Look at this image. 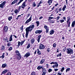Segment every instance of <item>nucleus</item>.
Listing matches in <instances>:
<instances>
[{
	"label": "nucleus",
	"mask_w": 75,
	"mask_h": 75,
	"mask_svg": "<svg viewBox=\"0 0 75 75\" xmlns=\"http://www.w3.org/2000/svg\"><path fill=\"white\" fill-rule=\"evenodd\" d=\"M34 24H32L31 25H30L29 27L26 28L25 29V31H26V34L25 37L27 38L28 35V32L30 31H31L33 28H34Z\"/></svg>",
	"instance_id": "f257e3e1"
},
{
	"label": "nucleus",
	"mask_w": 75,
	"mask_h": 75,
	"mask_svg": "<svg viewBox=\"0 0 75 75\" xmlns=\"http://www.w3.org/2000/svg\"><path fill=\"white\" fill-rule=\"evenodd\" d=\"M67 53L68 54H73V50L69 48H68L67 49Z\"/></svg>",
	"instance_id": "f03ea898"
},
{
	"label": "nucleus",
	"mask_w": 75,
	"mask_h": 75,
	"mask_svg": "<svg viewBox=\"0 0 75 75\" xmlns=\"http://www.w3.org/2000/svg\"><path fill=\"white\" fill-rule=\"evenodd\" d=\"M45 46L41 43H40L39 46V49L40 50H43V49H45Z\"/></svg>",
	"instance_id": "7ed1b4c3"
},
{
	"label": "nucleus",
	"mask_w": 75,
	"mask_h": 75,
	"mask_svg": "<svg viewBox=\"0 0 75 75\" xmlns=\"http://www.w3.org/2000/svg\"><path fill=\"white\" fill-rule=\"evenodd\" d=\"M24 42V41H21V42L18 41V45H17V47H19L20 45H22L23 44Z\"/></svg>",
	"instance_id": "20e7f679"
},
{
	"label": "nucleus",
	"mask_w": 75,
	"mask_h": 75,
	"mask_svg": "<svg viewBox=\"0 0 75 75\" xmlns=\"http://www.w3.org/2000/svg\"><path fill=\"white\" fill-rule=\"evenodd\" d=\"M44 28L46 30V33H48L49 31V28L48 26L46 25L44 26Z\"/></svg>",
	"instance_id": "39448f33"
},
{
	"label": "nucleus",
	"mask_w": 75,
	"mask_h": 75,
	"mask_svg": "<svg viewBox=\"0 0 75 75\" xmlns=\"http://www.w3.org/2000/svg\"><path fill=\"white\" fill-rule=\"evenodd\" d=\"M5 3H6V1H4L1 4H0V7L1 8H4L3 6L5 5Z\"/></svg>",
	"instance_id": "423d86ee"
},
{
	"label": "nucleus",
	"mask_w": 75,
	"mask_h": 75,
	"mask_svg": "<svg viewBox=\"0 0 75 75\" xmlns=\"http://www.w3.org/2000/svg\"><path fill=\"white\" fill-rule=\"evenodd\" d=\"M3 30L4 32L7 33L8 31V27L7 26L4 27L3 28Z\"/></svg>",
	"instance_id": "0eeeda50"
},
{
	"label": "nucleus",
	"mask_w": 75,
	"mask_h": 75,
	"mask_svg": "<svg viewBox=\"0 0 75 75\" xmlns=\"http://www.w3.org/2000/svg\"><path fill=\"white\" fill-rule=\"evenodd\" d=\"M35 34H41L42 33V30H36L35 32Z\"/></svg>",
	"instance_id": "6e6552de"
},
{
	"label": "nucleus",
	"mask_w": 75,
	"mask_h": 75,
	"mask_svg": "<svg viewBox=\"0 0 75 75\" xmlns=\"http://www.w3.org/2000/svg\"><path fill=\"white\" fill-rule=\"evenodd\" d=\"M46 72H47V70H46L45 69H43V70H42L43 73L42 75H45Z\"/></svg>",
	"instance_id": "1a4fd4ad"
},
{
	"label": "nucleus",
	"mask_w": 75,
	"mask_h": 75,
	"mask_svg": "<svg viewBox=\"0 0 75 75\" xmlns=\"http://www.w3.org/2000/svg\"><path fill=\"white\" fill-rule=\"evenodd\" d=\"M31 18H32V16H31L30 18L26 21L25 24H27V23H28L29 22H30L31 20Z\"/></svg>",
	"instance_id": "9d476101"
},
{
	"label": "nucleus",
	"mask_w": 75,
	"mask_h": 75,
	"mask_svg": "<svg viewBox=\"0 0 75 75\" xmlns=\"http://www.w3.org/2000/svg\"><path fill=\"white\" fill-rule=\"evenodd\" d=\"M58 67V62H57V63L55 64V65L52 66V67L53 68H57Z\"/></svg>",
	"instance_id": "9b49d317"
},
{
	"label": "nucleus",
	"mask_w": 75,
	"mask_h": 75,
	"mask_svg": "<svg viewBox=\"0 0 75 75\" xmlns=\"http://www.w3.org/2000/svg\"><path fill=\"white\" fill-rule=\"evenodd\" d=\"M30 55V53L29 52H28L26 53V54L24 56V57H26V58H27V57H28Z\"/></svg>",
	"instance_id": "f8f14e48"
},
{
	"label": "nucleus",
	"mask_w": 75,
	"mask_h": 75,
	"mask_svg": "<svg viewBox=\"0 0 75 75\" xmlns=\"http://www.w3.org/2000/svg\"><path fill=\"white\" fill-rule=\"evenodd\" d=\"M69 21L67 20V23L68 25L67 27H70V24H71V22L70 21Z\"/></svg>",
	"instance_id": "ddd939ff"
},
{
	"label": "nucleus",
	"mask_w": 75,
	"mask_h": 75,
	"mask_svg": "<svg viewBox=\"0 0 75 75\" xmlns=\"http://www.w3.org/2000/svg\"><path fill=\"white\" fill-rule=\"evenodd\" d=\"M41 37V35H39L38 37V39H37V41L38 42H40V38Z\"/></svg>",
	"instance_id": "4468645a"
},
{
	"label": "nucleus",
	"mask_w": 75,
	"mask_h": 75,
	"mask_svg": "<svg viewBox=\"0 0 75 75\" xmlns=\"http://www.w3.org/2000/svg\"><path fill=\"white\" fill-rule=\"evenodd\" d=\"M54 32H55V31L53 30H50L49 32L50 35H52L54 34Z\"/></svg>",
	"instance_id": "2eb2a0df"
},
{
	"label": "nucleus",
	"mask_w": 75,
	"mask_h": 75,
	"mask_svg": "<svg viewBox=\"0 0 75 75\" xmlns=\"http://www.w3.org/2000/svg\"><path fill=\"white\" fill-rule=\"evenodd\" d=\"M41 69H42V70H43V69H45V68H43V67L42 66H38L37 67V69L38 70H40Z\"/></svg>",
	"instance_id": "dca6fc26"
},
{
	"label": "nucleus",
	"mask_w": 75,
	"mask_h": 75,
	"mask_svg": "<svg viewBox=\"0 0 75 75\" xmlns=\"http://www.w3.org/2000/svg\"><path fill=\"white\" fill-rule=\"evenodd\" d=\"M25 6V1H24L22 5V8H24V7Z\"/></svg>",
	"instance_id": "f3484780"
},
{
	"label": "nucleus",
	"mask_w": 75,
	"mask_h": 75,
	"mask_svg": "<svg viewBox=\"0 0 75 75\" xmlns=\"http://www.w3.org/2000/svg\"><path fill=\"white\" fill-rule=\"evenodd\" d=\"M8 71V70L7 69L4 70L2 73V74H6V72H7Z\"/></svg>",
	"instance_id": "a211bd4d"
},
{
	"label": "nucleus",
	"mask_w": 75,
	"mask_h": 75,
	"mask_svg": "<svg viewBox=\"0 0 75 75\" xmlns=\"http://www.w3.org/2000/svg\"><path fill=\"white\" fill-rule=\"evenodd\" d=\"M66 8H67V6H66V5H64L62 8V10L63 11H64L65 10Z\"/></svg>",
	"instance_id": "6ab92c4d"
},
{
	"label": "nucleus",
	"mask_w": 75,
	"mask_h": 75,
	"mask_svg": "<svg viewBox=\"0 0 75 75\" xmlns=\"http://www.w3.org/2000/svg\"><path fill=\"white\" fill-rule=\"evenodd\" d=\"M17 1H18V0H15L11 3V5L14 4V3H15L17 2Z\"/></svg>",
	"instance_id": "aec40b11"
},
{
	"label": "nucleus",
	"mask_w": 75,
	"mask_h": 75,
	"mask_svg": "<svg viewBox=\"0 0 75 75\" xmlns=\"http://www.w3.org/2000/svg\"><path fill=\"white\" fill-rule=\"evenodd\" d=\"M45 62V59H42L40 62V64H42Z\"/></svg>",
	"instance_id": "412c9836"
},
{
	"label": "nucleus",
	"mask_w": 75,
	"mask_h": 75,
	"mask_svg": "<svg viewBox=\"0 0 75 75\" xmlns=\"http://www.w3.org/2000/svg\"><path fill=\"white\" fill-rule=\"evenodd\" d=\"M35 42V40L34 39H32L31 40V42L32 44L34 43Z\"/></svg>",
	"instance_id": "4be33fe9"
},
{
	"label": "nucleus",
	"mask_w": 75,
	"mask_h": 75,
	"mask_svg": "<svg viewBox=\"0 0 75 75\" xmlns=\"http://www.w3.org/2000/svg\"><path fill=\"white\" fill-rule=\"evenodd\" d=\"M13 36V35H12L9 38V41H13V38H12V37Z\"/></svg>",
	"instance_id": "5701e85b"
},
{
	"label": "nucleus",
	"mask_w": 75,
	"mask_h": 75,
	"mask_svg": "<svg viewBox=\"0 0 75 75\" xmlns=\"http://www.w3.org/2000/svg\"><path fill=\"white\" fill-rule=\"evenodd\" d=\"M49 21L50 23H54V21H52L51 20H49Z\"/></svg>",
	"instance_id": "b1692460"
},
{
	"label": "nucleus",
	"mask_w": 75,
	"mask_h": 75,
	"mask_svg": "<svg viewBox=\"0 0 75 75\" xmlns=\"http://www.w3.org/2000/svg\"><path fill=\"white\" fill-rule=\"evenodd\" d=\"M16 52L17 55H20V53H19V51H18V50L16 51Z\"/></svg>",
	"instance_id": "393cba45"
},
{
	"label": "nucleus",
	"mask_w": 75,
	"mask_h": 75,
	"mask_svg": "<svg viewBox=\"0 0 75 75\" xmlns=\"http://www.w3.org/2000/svg\"><path fill=\"white\" fill-rule=\"evenodd\" d=\"M6 67V64L5 63L4 64H3L2 65V68H5Z\"/></svg>",
	"instance_id": "a878e982"
},
{
	"label": "nucleus",
	"mask_w": 75,
	"mask_h": 75,
	"mask_svg": "<svg viewBox=\"0 0 75 75\" xmlns=\"http://www.w3.org/2000/svg\"><path fill=\"white\" fill-rule=\"evenodd\" d=\"M48 4H49V5H51V3H52V1L50 0H49L48 1Z\"/></svg>",
	"instance_id": "bb28decb"
},
{
	"label": "nucleus",
	"mask_w": 75,
	"mask_h": 75,
	"mask_svg": "<svg viewBox=\"0 0 75 75\" xmlns=\"http://www.w3.org/2000/svg\"><path fill=\"white\" fill-rule=\"evenodd\" d=\"M57 62H51V63H50V64H51V65L52 64H57Z\"/></svg>",
	"instance_id": "cd10ccee"
},
{
	"label": "nucleus",
	"mask_w": 75,
	"mask_h": 75,
	"mask_svg": "<svg viewBox=\"0 0 75 75\" xmlns=\"http://www.w3.org/2000/svg\"><path fill=\"white\" fill-rule=\"evenodd\" d=\"M17 59L18 60H19L21 59V55H18V56L17 57Z\"/></svg>",
	"instance_id": "c85d7f7f"
},
{
	"label": "nucleus",
	"mask_w": 75,
	"mask_h": 75,
	"mask_svg": "<svg viewBox=\"0 0 75 75\" xmlns=\"http://www.w3.org/2000/svg\"><path fill=\"white\" fill-rule=\"evenodd\" d=\"M24 0H20L19 2L17 3V5H18L20 4Z\"/></svg>",
	"instance_id": "c756f323"
},
{
	"label": "nucleus",
	"mask_w": 75,
	"mask_h": 75,
	"mask_svg": "<svg viewBox=\"0 0 75 75\" xmlns=\"http://www.w3.org/2000/svg\"><path fill=\"white\" fill-rule=\"evenodd\" d=\"M36 23L37 24V27H38V25H39V24H40V23H39V21H37L36 22Z\"/></svg>",
	"instance_id": "7c9ffc66"
},
{
	"label": "nucleus",
	"mask_w": 75,
	"mask_h": 75,
	"mask_svg": "<svg viewBox=\"0 0 75 75\" xmlns=\"http://www.w3.org/2000/svg\"><path fill=\"white\" fill-rule=\"evenodd\" d=\"M61 56H62L61 53H59L57 55V57H61Z\"/></svg>",
	"instance_id": "2f4dec72"
},
{
	"label": "nucleus",
	"mask_w": 75,
	"mask_h": 75,
	"mask_svg": "<svg viewBox=\"0 0 75 75\" xmlns=\"http://www.w3.org/2000/svg\"><path fill=\"white\" fill-rule=\"evenodd\" d=\"M59 21L60 22V23H63L64 21V19H62L61 20H59Z\"/></svg>",
	"instance_id": "473e14b6"
},
{
	"label": "nucleus",
	"mask_w": 75,
	"mask_h": 75,
	"mask_svg": "<svg viewBox=\"0 0 75 75\" xmlns=\"http://www.w3.org/2000/svg\"><path fill=\"white\" fill-rule=\"evenodd\" d=\"M55 13H58V12H59L58 11V8H56V10H55Z\"/></svg>",
	"instance_id": "72a5a7b5"
},
{
	"label": "nucleus",
	"mask_w": 75,
	"mask_h": 75,
	"mask_svg": "<svg viewBox=\"0 0 75 75\" xmlns=\"http://www.w3.org/2000/svg\"><path fill=\"white\" fill-rule=\"evenodd\" d=\"M14 12L16 14H17V13H18V11L17 10V9H15L14 11Z\"/></svg>",
	"instance_id": "f704fd0d"
},
{
	"label": "nucleus",
	"mask_w": 75,
	"mask_h": 75,
	"mask_svg": "<svg viewBox=\"0 0 75 75\" xmlns=\"http://www.w3.org/2000/svg\"><path fill=\"white\" fill-rule=\"evenodd\" d=\"M11 19H12V16H10L8 18V20L9 21H10Z\"/></svg>",
	"instance_id": "c9c22d12"
},
{
	"label": "nucleus",
	"mask_w": 75,
	"mask_h": 75,
	"mask_svg": "<svg viewBox=\"0 0 75 75\" xmlns=\"http://www.w3.org/2000/svg\"><path fill=\"white\" fill-rule=\"evenodd\" d=\"M35 75V72H32L31 74V75Z\"/></svg>",
	"instance_id": "e433bc0d"
},
{
	"label": "nucleus",
	"mask_w": 75,
	"mask_h": 75,
	"mask_svg": "<svg viewBox=\"0 0 75 75\" xmlns=\"http://www.w3.org/2000/svg\"><path fill=\"white\" fill-rule=\"evenodd\" d=\"M33 7H35L36 6V4H35V2H33Z\"/></svg>",
	"instance_id": "4c0bfd02"
},
{
	"label": "nucleus",
	"mask_w": 75,
	"mask_h": 75,
	"mask_svg": "<svg viewBox=\"0 0 75 75\" xmlns=\"http://www.w3.org/2000/svg\"><path fill=\"white\" fill-rule=\"evenodd\" d=\"M70 71V68H68L66 70V72H67L68 71Z\"/></svg>",
	"instance_id": "58836bf2"
},
{
	"label": "nucleus",
	"mask_w": 75,
	"mask_h": 75,
	"mask_svg": "<svg viewBox=\"0 0 75 75\" xmlns=\"http://www.w3.org/2000/svg\"><path fill=\"white\" fill-rule=\"evenodd\" d=\"M52 70L51 69H48V72H52Z\"/></svg>",
	"instance_id": "ea45409f"
},
{
	"label": "nucleus",
	"mask_w": 75,
	"mask_h": 75,
	"mask_svg": "<svg viewBox=\"0 0 75 75\" xmlns=\"http://www.w3.org/2000/svg\"><path fill=\"white\" fill-rule=\"evenodd\" d=\"M64 69H65V68H64V67H63L62 68L61 70V72H63V71H64Z\"/></svg>",
	"instance_id": "a19ab883"
},
{
	"label": "nucleus",
	"mask_w": 75,
	"mask_h": 75,
	"mask_svg": "<svg viewBox=\"0 0 75 75\" xmlns=\"http://www.w3.org/2000/svg\"><path fill=\"white\" fill-rule=\"evenodd\" d=\"M67 20L69 21L70 20L71 18H70V16H68L67 17Z\"/></svg>",
	"instance_id": "79ce46f5"
},
{
	"label": "nucleus",
	"mask_w": 75,
	"mask_h": 75,
	"mask_svg": "<svg viewBox=\"0 0 75 75\" xmlns=\"http://www.w3.org/2000/svg\"><path fill=\"white\" fill-rule=\"evenodd\" d=\"M57 75H62V73L61 72H59L57 73Z\"/></svg>",
	"instance_id": "37998d69"
},
{
	"label": "nucleus",
	"mask_w": 75,
	"mask_h": 75,
	"mask_svg": "<svg viewBox=\"0 0 75 75\" xmlns=\"http://www.w3.org/2000/svg\"><path fill=\"white\" fill-rule=\"evenodd\" d=\"M53 47L54 48H55L56 47V43H54L53 44Z\"/></svg>",
	"instance_id": "c03bdc74"
},
{
	"label": "nucleus",
	"mask_w": 75,
	"mask_h": 75,
	"mask_svg": "<svg viewBox=\"0 0 75 75\" xmlns=\"http://www.w3.org/2000/svg\"><path fill=\"white\" fill-rule=\"evenodd\" d=\"M12 49H13L12 47H10V48L8 49V51H11V50H12Z\"/></svg>",
	"instance_id": "a18cd8bd"
},
{
	"label": "nucleus",
	"mask_w": 75,
	"mask_h": 75,
	"mask_svg": "<svg viewBox=\"0 0 75 75\" xmlns=\"http://www.w3.org/2000/svg\"><path fill=\"white\" fill-rule=\"evenodd\" d=\"M38 55H40L41 54V52L39 51V50L38 51Z\"/></svg>",
	"instance_id": "49530a36"
},
{
	"label": "nucleus",
	"mask_w": 75,
	"mask_h": 75,
	"mask_svg": "<svg viewBox=\"0 0 75 75\" xmlns=\"http://www.w3.org/2000/svg\"><path fill=\"white\" fill-rule=\"evenodd\" d=\"M47 51L48 52H49L50 51V49L48 48H47Z\"/></svg>",
	"instance_id": "de8ad7c7"
},
{
	"label": "nucleus",
	"mask_w": 75,
	"mask_h": 75,
	"mask_svg": "<svg viewBox=\"0 0 75 75\" xmlns=\"http://www.w3.org/2000/svg\"><path fill=\"white\" fill-rule=\"evenodd\" d=\"M1 58H4V54H2V56L0 57Z\"/></svg>",
	"instance_id": "09e8293b"
},
{
	"label": "nucleus",
	"mask_w": 75,
	"mask_h": 75,
	"mask_svg": "<svg viewBox=\"0 0 75 75\" xmlns=\"http://www.w3.org/2000/svg\"><path fill=\"white\" fill-rule=\"evenodd\" d=\"M61 11H62V8H60L59 9V11L60 13V12H61Z\"/></svg>",
	"instance_id": "8fccbe9b"
},
{
	"label": "nucleus",
	"mask_w": 75,
	"mask_h": 75,
	"mask_svg": "<svg viewBox=\"0 0 75 75\" xmlns=\"http://www.w3.org/2000/svg\"><path fill=\"white\" fill-rule=\"evenodd\" d=\"M30 47V44H29L27 46V48H29Z\"/></svg>",
	"instance_id": "3c124183"
},
{
	"label": "nucleus",
	"mask_w": 75,
	"mask_h": 75,
	"mask_svg": "<svg viewBox=\"0 0 75 75\" xmlns=\"http://www.w3.org/2000/svg\"><path fill=\"white\" fill-rule=\"evenodd\" d=\"M1 49L2 50H4V46H3L2 47Z\"/></svg>",
	"instance_id": "603ef678"
},
{
	"label": "nucleus",
	"mask_w": 75,
	"mask_h": 75,
	"mask_svg": "<svg viewBox=\"0 0 75 75\" xmlns=\"http://www.w3.org/2000/svg\"><path fill=\"white\" fill-rule=\"evenodd\" d=\"M54 71L55 72H57V71H58V69H54Z\"/></svg>",
	"instance_id": "864d4df0"
},
{
	"label": "nucleus",
	"mask_w": 75,
	"mask_h": 75,
	"mask_svg": "<svg viewBox=\"0 0 75 75\" xmlns=\"http://www.w3.org/2000/svg\"><path fill=\"white\" fill-rule=\"evenodd\" d=\"M53 18H54L53 17H49V20H51V19H52Z\"/></svg>",
	"instance_id": "5fc2aeb1"
},
{
	"label": "nucleus",
	"mask_w": 75,
	"mask_h": 75,
	"mask_svg": "<svg viewBox=\"0 0 75 75\" xmlns=\"http://www.w3.org/2000/svg\"><path fill=\"white\" fill-rule=\"evenodd\" d=\"M74 26L75 25H74V24H73V23H72L71 27H74Z\"/></svg>",
	"instance_id": "6e6d98bb"
},
{
	"label": "nucleus",
	"mask_w": 75,
	"mask_h": 75,
	"mask_svg": "<svg viewBox=\"0 0 75 75\" xmlns=\"http://www.w3.org/2000/svg\"><path fill=\"white\" fill-rule=\"evenodd\" d=\"M21 30H23V25L22 26L21 28Z\"/></svg>",
	"instance_id": "4d7b16f0"
},
{
	"label": "nucleus",
	"mask_w": 75,
	"mask_h": 75,
	"mask_svg": "<svg viewBox=\"0 0 75 75\" xmlns=\"http://www.w3.org/2000/svg\"><path fill=\"white\" fill-rule=\"evenodd\" d=\"M63 19L64 20H65V21H66V17H64L63 18Z\"/></svg>",
	"instance_id": "13d9d810"
},
{
	"label": "nucleus",
	"mask_w": 75,
	"mask_h": 75,
	"mask_svg": "<svg viewBox=\"0 0 75 75\" xmlns=\"http://www.w3.org/2000/svg\"><path fill=\"white\" fill-rule=\"evenodd\" d=\"M42 18H43V17H42V16H41L39 18V20H41V19H42Z\"/></svg>",
	"instance_id": "bf43d9fd"
},
{
	"label": "nucleus",
	"mask_w": 75,
	"mask_h": 75,
	"mask_svg": "<svg viewBox=\"0 0 75 75\" xmlns=\"http://www.w3.org/2000/svg\"><path fill=\"white\" fill-rule=\"evenodd\" d=\"M7 45L8 46H10V43H8Z\"/></svg>",
	"instance_id": "052dcab7"
},
{
	"label": "nucleus",
	"mask_w": 75,
	"mask_h": 75,
	"mask_svg": "<svg viewBox=\"0 0 75 75\" xmlns=\"http://www.w3.org/2000/svg\"><path fill=\"white\" fill-rule=\"evenodd\" d=\"M65 50H66V48H64L63 49V52H65Z\"/></svg>",
	"instance_id": "680f3d73"
},
{
	"label": "nucleus",
	"mask_w": 75,
	"mask_h": 75,
	"mask_svg": "<svg viewBox=\"0 0 75 75\" xmlns=\"http://www.w3.org/2000/svg\"><path fill=\"white\" fill-rule=\"evenodd\" d=\"M46 67L47 68H48V64H46Z\"/></svg>",
	"instance_id": "e2e57ef3"
},
{
	"label": "nucleus",
	"mask_w": 75,
	"mask_h": 75,
	"mask_svg": "<svg viewBox=\"0 0 75 75\" xmlns=\"http://www.w3.org/2000/svg\"><path fill=\"white\" fill-rule=\"evenodd\" d=\"M58 5H59V4H58V3H57V4H55V7H57V6H58Z\"/></svg>",
	"instance_id": "0e129e2a"
},
{
	"label": "nucleus",
	"mask_w": 75,
	"mask_h": 75,
	"mask_svg": "<svg viewBox=\"0 0 75 75\" xmlns=\"http://www.w3.org/2000/svg\"><path fill=\"white\" fill-rule=\"evenodd\" d=\"M72 24H74V25H75V21H73L72 23Z\"/></svg>",
	"instance_id": "69168bd1"
},
{
	"label": "nucleus",
	"mask_w": 75,
	"mask_h": 75,
	"mask_svg": "<svg viewBox=\"0 0 75 75\" xmlns=\"http://www.w3.org/2000/svg\"><path fill=\"white\" fill-rule=\"evenodd\" d=\"M40 6V4H39V3L38 4V5H37V7H38V6Z\"/></svg>",
	"instance_id": "338daca9"
},
{
	"label": "nucleus",
	"mask_w": 75,
	"mask_h": 75,
	"mask_svg": "<svg viewBox=\"0 0 75 75\" xmlns=\"http://www.w3.org/2000/svg\"><path fill=\"white\" fill-rule=\"evenodd\" d=\"M21 6H19V11H20V9H21Z\"/></svg>",
	"instance_id": "774afa93"
}]
</instances>
